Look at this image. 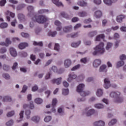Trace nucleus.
Wrapping results in <instances>:
<instances>
[{
	"mask_svg": "<svg viewBox=\"0 0 126 126\" xmlns=\"http://www.w3.org/2000/svg\"><path fill=\"white\" fill-rule=\"evenodd\" d=\"M77 4L80 6H87V3L84 1H79Z\"/></svg>",
	"mask_w": 126,
	"mask_h": 126,
	"instance_id": "5701e85b",
	"label": "nucleus"
},
{
	"mask_svg": "<svg viewBox=\"0 0 126 126\" xmlns=\"http://www.w3.org/2000/svg\"><path fill=\"white\" fill-rule=\"evenodd\" d=\"M80 67V65L78 64L73 67L71 69V70H76V69H78V68H79Z\"/></svg>",
	"mask_w": 126,
	"mask_h": 126,
	"instance_id": "13d9d810",
	"label": "nucleus"
},
{
	"mask_svg": "<svg viewBox=\"0 0 126 126\" xmlns=\"http://www.w3.org/2000/svg\"><path fill=\"white\" fill-rule=\"evenodd\" d=\"M125 18H126V16L123 15H119L117 17V21L121 23L123 22V19H125Z\"/></svg>",
	"mask_w": 126,
	"mask_h": 126,
	"instance_id": "f3484780",
	"label": "nucleus"
},
{
	"mask_svg": "<svg viewBox=\"0 0 126 126\" xmlns=\"http://www.w3.org/2000/svg\"><path fill=\"white\" fill-rule=\"evenodd\" d=\"M52 83H56L57 84V85H59V84H61L62 83V78H59L56 79H53L52 80Z\"/></svg>",
	"mask_w": 126,
	"mask_h": 126,
	"instance_id": "dca6fc26",
	"label": "nucleus"
},
{
	"mask_svg": "<svg viewBox=\"0 0 126 126\" xmlns=\"http://www.w3.org/2000/svg\"><path fill=\"white\" fill-rule=\"evenodd\" d=\"M85 85L83 84H80L77 87V92H78L82 97H85L88 96L90 94V92H84L83 89H84Z\"/></svg>",
	"mask_w": 126,
	"mask_h": 126,
	"instance_id": "f03ea898",
	"label": "nucleus"
},
{
	"mask_svg": "<svg viewBox=\"0 0 126 126\" xmlns=\"http://www.w3.org/2000/svg\"><path fill=\"white\" fill-rule=\"evenodd\" d=\"M101 64V60L99 59L95 60L94 62L93 65L94 67H98Z\"/></svg>",
	"mask_w": 126,
	"mask_h": 126,
	"instance_id": "4468645a",
	"label": "nucleus"
},
{
	"mask_svg": "<svg viewBox=\"0 0 126 126\" xmlns=\"http://www.w3.org/2000/svg\"><path fill=\"white\" fill-rule=\"evenodd\" d=\"M2 76L5 79H9V78H10V76H9L8 74L4 73L3 74Z\"/></svg>",
	"mask_w": 126,
	"mask_h": 126,
	"instance_id": "5fc2aeb1",
	"label": "nucleus"
},
{
	"mask_svg": "<svg viewBox=\"0 0 126 126\" xmlns=\"http://www.w3.org/2000/svg\"><path fill=\"white\" fill-rule=\"evenodd\" d=\"M6 52V48H2L0 49V53L1 54H4Z\"/></svg>",
	"mask_w": 126,
	"mask_h": 126,
	"instance_id": "680f3d73",
	"label": "nucleus"
},
{
	"mask_svg": "<svg viewBox=\"0 0 126 126\" xmlns=\"http://www.w3.org/2000/svg\"><path fill=\"white\" fill-rule=\"evenodd\" d=\"M27 9L29 11V13L31 14V13H33L34 12V7L32 6H29L27 7Z\"/></svg>",
	"mask_w": 126,
	"mask_h": 126,
	"instance_id": "a878e982",
	"label": "nucleus"
},
{
	"mask_svg": "<svg viewBox=\"0 0 126 126\" xmlns=\"http://www.w3.org/2000/svg\"><path fill=\"white\" fill-rule=\"evenodd\" d=\"M33 45L34 46H39V47H43V42L42 41H40L39 42L34 41Z\"/></svg>",
	"mask_w": 126,
	"mask_h": 126,
	"instance_id": "4c0bfd02",
	"label": "nucleus"
},
{
	"mask_svg": "<svg viewBox=\"0 0 126 126\" xmlns=\"http://www.w3.org/2000/svg\"><path fill=\"white\" fill-rule=\"evenodd\" d=\"M46 12H49V10L46 9H40L38 10V13L40 14H43V13H46Z\"/></svg>",
	"mask_w": 126,
	"mask_h": 126,
	"instance_id": "c03bdc74",
	"label": "nucleus"
},
{
	"mask_svg": "<svg viewBox=\"0 0 126 126\" xmlns=\"http://www.w3.org/2000/svg\"><path fill=\"white\" fill-rule=\"evenodd\" d=\"M78 36V34L77 32L74 33V34H67V38H76V37Z\"/></svg>",
	"mask_w": 126,
	"mask_h": 126,
	"instance_id": "72a5a7b5",
	"label": "nucleus"
},
{
	"mask_svg": "<svg viewBox=\"0 0 126 126\" xmlns=\"http://www.w3.org/2000/svg\"><path fill=\"white\" fill-rule=\"evenodd\" d=\"M6 3V0H1L0 1V6H4V4Z\"/></svg>",
	"mask_w": 126,
	"mask_h": 126,
	"instance_id": "4d7b16f0",
	"label": "nucleus"
},
{
	"mask_svg": "<svg viewBox=\"0 0 126 126\" xmlns=\"http://www.w3.org/2000/svg\"><path fill=\"white\" fill-rule=\"evenodd\" d=\"M52 1L54 4H56L57 6H61L63 5V3L62 2H59V0H52Z\"/></svg>",
	"mask_w": 126,
	"mask_h": 126,
	"instance_id": "cd10ccee",
	"label": "nucleus"
},
{
	"mask_svg": "<svg viewBox=\"0 0 126 126\" xmlns=\"http://www.w3.org/2000/svg\"><path fill=\"white\" fill-rule=\"evenodd\" d=\"M27 86H26V85H24L23 87V89L22 91H21V92L22 93H25V92L26 91V90H27Z\"/></svg>",
	"mask_w": 126,
	"mask_h": 126,
	"instance_id": "69168bd1",
	"label": "nucleus"
},
{
	"mask_svg": "<svg viewBox=\"0 0 126 126\" xmlns=\"http://www.w3.org/2000/svg\"><path fill=\"white\" fill-rule=\"evenodd\" d=\"M95 108H96V109H103L104 108V105L101 103H98L95 105H94Z\"/></svg>",
	"mask_w": 126,
	"mask_h": 126,
	"instance_id": "f704fd0d",
	"label": "nucleus"
},
{
	"mask_svg": "<svg viewBox=\"0 0 126 126\" xmlns=\"http://www.w3.org/2000/svg\"><path fill=\"white\" fill-rule=\"evenodd\" d=\"M8 26V25L6 23H2L0 24V28H6Z\"/></svg>",
	"mask_w": 126,
	"mask_h": 126,
	"instance_id": "58836bf2",
	"label": "nucleus"
},
{
	"mask_svg": "<svg viewBox=\"0 0 126 126\" xmlns=\"http://www.w3.org/2000/svg\"><path fill=\"white\" fill-rule=\"evenodd\" d=\"M24 113V111H21L20 113V120H17V123H20V122H21L22 121V119L23 118V114Z\"/></svg>",
	"mask_w": 126,
	"mask_h": 126,
	"instance_id": "a19ab883",
	"label": "nucleus"
},
{
	"mask_svg": "<svg viewBox=\"0 0 126 126\" xmlns=\"http://www.w3.org/2000/svg\"><path fill=\"white\" fill-rule=\"evenodd\" d=\"M112 46H113V43H110V42L107 43L106 47V49L109 50V49H110V48H111V47H112Z\"/></svg>",
	"mask_w": 126,
	"mask_h": 126,
	"instance_id": "6e6d98bb",
	"label": "nucleus"
},
{
	"mask_svg": "<svg viewBox=\"0 0 126 126\" xmlns=\"http://www.w3.org/2000/svg\"><path fill=\"white\" fill-rule=\"evenodd\" d=\"M6 125L7 126H12V125H13V121H12V120L9 121V122H7L6 123Z\"/></svg>",
	"mask_w": 126,
	"mask_h": 126,
	"instance_id": "052dcab7",
	"label": "nucleus"
},
{
	"mask_svg": "<svg viewBox=\"0 0 126 126\" xmlns=\"http://www.w3.org/2000/svg\"><path fill=\"white\" fill-rule=\"evenodd\" d=\"M61 16H63V17H64V18H66V19H69V16L67 15V14L65 13L64 12H62L61 13Z\"/></svg>",
	"mask_w": 126,
	"mask_h": 126,
	"instance_id": "c9c22d12",
	"label": "nucleus"
},
{
	"mask_svg": "<svg viewBox=\"0 0 126 126\" xmlns=\"http://www.w3.org/2000/svg\"><path fill=\"white\" fill-rule=\"evenodd\" d=\"M104 87L105 89H108L111 86V84L110 83V80L108 78H105L104 80Z\"/></svg>",
	"mask_w": 126,
	"mask_h": 126,
	"instance_id": "0eeeda50",
	"label": "nucleus"
},
{
	"mask_svg": "<svg viewBox=\"0 0 126 126\" xmlns=\"http://www.w3.org/2000/svg\"><path fill=\"white\" fill-rule=\"evenodd\" d=\"M94 16L96 18H100L102 16V12L100 10H97L94 12Z\"/></svg>",
	"mask_w": 126,
	"mask_h": 126,
	"instance_id": "412c9836",
	"label": "nucleus"
},
{
	"mask_svg": "<svg viewBox=\"0 0 126 126\" xmlns=\"http://www.w3.org/2000/svg\"><path fill=\"white\" fill-rule=\"evenodd\" d=\"M103 2L105 4H107V5H111L112 4V1L111 0H103Z\"/></svg>",
	"mask_w": 126,
	"mask_h": 126,
	"instance_id": "3c124183",
	"label": "nucleus"
},
{
	"mask_svg": "<svg viewBox=\"0 0 126 126\" xmlns=\"http://www.w3.org/2000/svg\"><path fill=\"white\" fill-rule=\"evenodd\" d=\"M2 101L3 102H10L11 101V97L8 96H4Z\"/></svg>",
	"mask_w": 126,
	"mask_h": 126,
	"instance_id": "473e14b6",
	"label": "nucleus"
},
{
	"mask_svg": "<svg viewBox=\"0 0 126 126\" xmlns=\"http://www.w3.org/2000/svg\"><path fill=\"white\" fill-rule=\"evenodd\" d=\"M21 36H22V37L24 38H29V34L27 33L22 32Z\"/></svg>",
	"mask_w": 126,
	"mask_h": 126,
	"instance_id": "864d4df0",
	"label": "nucleus"
},
{
	"mask_svg": "<svg viewBox=\"0 0 126 126\" xmlns=\"http://www.w3.org/2000/svg\"><path fill=\"white\" fill-rule=\"evenodd\" d=\"M91 22H92V20H91V18L86 19L84 21V23L85 24H89V23H91Z\"/></svg>",
	"mask_w": 126,
	"mask_h": 126,
	"instance_id": "09e8293b",
	"label": "nucleus"
},
{
	"mask_svg": "<svg viewBox=\"0 0 126 126\" xmlns=\"http://www.w3.org/2000/svg\"><path fill=\"white\" fill-rule=\"evenodd\" d=\"M68 93H69V91H68V89H63V92H62V94L63 95H68Z\"/></svg>",
	"mask_w": 126,
	"mask_h": 126,
	"instance_id": "ea45409f",
	"label": "nucleus"
},
{
	"mask_svg": "<svg viewBox=\"0 0 126 126\" xmlns=\"http://www.w3.org/2000/svg\"><path fill=\"white\" fill-rule=\"evenodd\" d=\"M120 59L122 61H119L117 63V67H121V66H123V65L125 64V62L123 61H125V60H126V55L123 54L122 55L120 56Z\"/></svg>",
	"mask_w": 126,
	"mask_h": 126,
	"instance_id": "39448f33",
	"label": "nucleus"
},
{
	"mask_svg": "<svg viewBox=\"0 0 126 126\" xmlns=\"http://www.w3.org/2000/svg\"><path fill=\"white\" fill-rule=\"evenodd\" d=\"M120 95H121V93L119 92H112L110 93V96L112 98H115V102L116 103H122L124 101V99H123V98L120 97Z\"/></svg>",
	"mask_w": 126,
	"mask_h": 126,
	"instance_id": "7ed1b4c3",
	"label": "nucleus"
},
{
	"mask_svg": "<svg viewBox=\"0 0 126 126\" xmlns=\"http://www.w3.org/2000/svg\"><path fill=\"white\" fill-rule=\"evenodd\" d=\"M31 60H32V61H35V60H36V56L33 55V54H32L31 55Z\"/></svg>",
	"mask_w": 126,
	"mask_h": 126,
	"instance_id": "338daca9",
	"label": "nucleus"
},
{
	"mask_svg": "<svg viewBox=\"0 0 126 126\" xmlns=\"http://www.w3.org/2000/svg\"><path fill=\"white\" fill-rule=\"evenodd\" d=\"M96 95L98 96V97H100V96H102V95H103V90L101 89H98L96 92Z\"/></svg>",
	"mask_w": 126,
	"mask_h": 126,
	"instance_id": "7c9ffc66",
	"label": "nucleus"
},
{
	"mask_svg": "<svg viewBox=\"0 0 126 126\" xmlns=\"http://www.w3.org/2000/svg\"><path fill=\"white\" fill-rule=\"evenodd\" d=\"M94 126H105V122L102 121H96L94 123Z\"/></svg>",
	"mask_w": 126,
	"mask_h": 126,
	"instance_id": "f8f14e48",
	"label": "nucleus"
},
{
	"mask_svg": "<svg viewBox=\"0 0 126 126\" xmlns=\"http://www.w3.org/2000/svg\"><path fill=\"white\" fill-rule=\"evenodd\" d=\"M14 114H15L14 111H12L11 112H8L7 114V117L8 118H10V117H12V116H13L14 115Z\"/></svg>",
	"mask_w": 126,
	"mask_h": 126,
	"instance_id": "8fccbe9b",
	"label": "nucleus"
},
{
	"mask_svg": "<svg viewBox=\"0 0 126 126\" xmlns=\"http://www.w3.org/2000/svg\"><path fill=\"white\" fill-rule=\"evenodd\" d=\"M16 23H17V21H16V19H14L13 22H11V25L13 27H15Z\"/></svg>",
	"mask_w": 126,
	"mask_h": 126,
	"instance_id": "bf43d9fd",
	"label": "nucleus"
},
{
	"mask_svg": "<svg viewBox=\"0 0 126 126\" xmlns=\"http://www.w3.org/2000/svg\"><path fill=\"white\" fill-rule=\"evenodd\" d=\"M19 48L20 50H23V49H25L26 47H28V43H21L19 45Z\"/></svg>",
	"mask_w": 126,
	"mask_h": 126,
	"instance_id": "a211bd4d",
	"label": "nucleus"
},
{
	"mask_svg": "<svg viewBox=\"0 0 126 126\" xmlns=\"http://www.w3.org/2000/svg\"><path fill=\"white\" fill-rule=\"evenodd\" d=\"M32 20L34 22H38V23H45L48 20L46 17L43 15L35 16L32 18Z\"/></svg>",
	"mask_w": 126,
	"mask_h": 126,
	"instance_id": "20e7f679",
	"label": "nucleus"
},
{
	"mask_svg": "<svg viewBox=\"0 0 126 126\" xmlns=\"http://www.w3.org/2000/svg\"><path fill=\"white\" fill-rule=\"evenodd\" d=\"M54 50H55V51H57V52H59L60 51V44H59V43H55L54 46Z\"/></svg>",
	"mask_w": 126,
	"mask_h": 126,
	"instance_id": "37998d69",
	"label": "nucleus"
},
{
	"mask_svg": "<svg viewBox=\"0 0 126 126\" xmlns=\"http://www.w3.org/2000/svg\"><path fill=\"white\" fill-rule=\"evenodd\" d=\"M68 76L69 77L67 79V81H68V82H70L71 80L73 79H75V78H77V76L73 73L69 74Z\"/></svg>",
	"mask_w": 126,
	"mask_h": 126,
	"instance_id": "9b49d317",
	"label": "nucleus"
},
{
	"mask_svg": "<svg viewBox=\"0 0 126 126\" xmlns=\"http://www.w3.org/2000/svg\"><path fill=\"white\" fill-rule=\"evenodd\" d=\"M57 98H54L52 100L53 108L52 109L51 111L53 112L54 113H55V112H56V109H55V106H56V105H57Z\"/></svg>",
	"mask_w": 126,
	"mask_h": 126,
	"instance_id": "6ab92c4d",
	"label": "nucleus"
},
{
	"mask_svg": "<svg viewBox=\"0 0 126 126\" xmlns=\"http://www.w3.org/2000/svg\"><path fill=\"white\" fill-rule=\"evenodd\" d=\"M51 120H52V117L51 116H47L44 118V122L49 123Z\"/></svg>",
	"mask_w": 126,
	"mask_h": 126,
	"instance_id": "603ef678",
	"label": "nucleus"
},
{
	"mask_svg": "<svg viewBox=\"0 0 126 126\" xmlns=\"http://www.w3.org/2000/svg\"><path fill=\"white\" fill-rule=\"evenodd\" d=\"M18 19L20 21V22H24L26 21L25 16L22 13H19L18 14Z\"/></svg>",
	"mask_w": 126,
	"mask_h": 126,
	"instance_id": "9d476101",
	"label": "nucleus"
},
{
	"mask_svg": "<svg viewBox=\"0 0 126 126\" xmlns=\"http://www.w3.org/2000/svg\"><path fill=\"white\" fill-rule=\"evenodd\" d=\"M94 2L95 4H101V0H94Z\"/></svg>",
	"mask_w": 126,
	"mask_h": 126,
	"instance_id": "774afa93",
	"label": "nucleus"
},
{
	"mask_svg": "<svg viewBox=\"0 0 126 126\" xmlns=\"http://www.w3.org/2000/svg\"><path fill=\"white\" fill-rule=\"evenodd\" d=\"M57 35V32L55 31L53 32H48V36H51V37H55Z\"/></svg>",
	"mask_w": 126,
	"mask_h": 126,
	"instance_id": "79ce46f5",
	"label": "nucleus"
},
{
	"mask_svg": "<svg viewBox=\"0 0 126 126\" xmlns=\"http://www.w3.org/2000/svg\"><path fill=\"white\" fill-rule=\"evenodd\" d=\"M3 69L4 70H5L6 71H7V70H9V66L6 64L3 65Z\"/></svg>",
	"mask_w": 126,
	"mask_h": 126,
	"instance_id": "e2e57ef3",
	"label": "nucleus"
},
{
	"mask_svg": "<svg viewBox=\"0 0 126 126\" xmlns=\"http://www.w3.org/2000/svg\"><path fill=\"white\" fill-rule=\"evenodd\" d=\"M78 15L80 17H84L87 15V13L85 11H82L78 13Z\"/></svg>",
	"mask_w": 126,
	"mask_h": 126,
	"instance_id": "c756f323",
	"label": "nucleus"
},
{
	"mask_svg": "<svg viewBox=\"0 0 126 126\" xmlns=\"http://www.w3.org/2000/svg\"><path fill=\"white\" fill-rule=\"evenodd\" d=\"M5 14L6 15H8V14H9L10 16L12 17V18H14V17H15V14L12 12H10L8 10L5 12Z\"/></svg>",
	"mask_w": 126,
	"mask_h": 126,
	"instance_id": "c85d7f7f",
	"label": "nucleus"
},
{
	"mask_svg": "<svg viewBox=\"0 0 126 126\" xmlns=\"http://www.w3.org/2000/svg\"><path fill=\"white\" fill-rule=\"evenodd\" d=\"M81 43V41H79L77 43H71V47H73V48H77V47L79 46V45H80Z\"/></svg>",
	"mask_w": 126,
	"mask_h": 126,
	"instance_id": "2f4dec72",
	"label": "nucleus"
},
{
	"mask_svg": "<svg viewBox=\"0 0 126 126\" xmlns=\"http://www.w3.org/2000/svg\"><path fill=\"white\" fill-rule=\"evenodd\" d=\"M81 63H87V59L86 58H82L81 59Z\"/></svg>",
	"mask_w": 126,
	"mask_h": 126,
	"instance_id": "0e129e2a",
	"label": "nucleus"
},
{
	"mask_svg": "<svg viewBox=\"0 0 126 126\" xmlns=\"http://www.w3.org/2000/svg\"><path fill=\"white\" fill-rule=\"evenodd\" d=\"M34 102L36 104H41V103H43V99L40 98H37L34 100Z\"/></svg>",
	"mask_w": 126,
	"mask_h": 126,
	"instance_id": "e433bc0d",
	"label": "nucleus"
},
{
	"mask_svg": "<svg viewBox=\"0 0 126 126\" xmlns=\"http://www.w3.org/2000/svg\"><path fill=\"white\" fill-rule=\"evenodd\" d=\"M52 70H53V71H54V72L61 73V72H60L58 71V68L56 66H53L52 67Z\"/></svg>",
	"mask_w": 126,
	"mask_h": 126,
	"instance_id": "49530a36",
	"label": "nucleus"
},
{
	"mask_svg": "<svg viewBox=\"0 0 126 126\" xmlns=\"http://www.w3.org/2000/svg\"><path fill=\"white\" fill-rule=\"evenodd\" d=\"M63 32L65 33H67L68 32H70L71 30H72V26H70L69 27H65L63 29Z\"/></svg>",
	"mask_w": 126,
	"mask_h": 126,
	"instance_id": "aec40b11",
	"label": "nucleus"
},
{
	"mask_svg": "<svg viewBox=\"0 0 126 126\" xmlns=\"http://www.w3.org/2000/svg\"><path fill=\"white\" fill-rule=\"evenodd\" d=\"M10 53L12 57H15L17 56V53H16V51L13 48H10Z\"/></svg>",
	"mask_w": 126,
	"mask_h": 126,
	"instance_id": "2eb2a0df",
	"label": "nucleus"
},
{
	"mask_svg": "<svg viewBox=\"0 0 126 126\" xmlns=\"http://www.w3.org/2000/svg\"><path fill=\"white\" fill-rule=\"evenodd\" d=\"M55 25L56 26H58V27L56 29V30L57 31H61L62 30V23L60 22L59 21L56 20L55 22Z\"/></svg>",
	"mask_w": 126,
	"mask_h": 126,
	"instance_id": "1a4fd4ad",
	"label": "nucleus"
},
{
	"mask_svg": "<svg viewBox=\"0 0 126 126\" xmlns=\"http://www.w3.org/2000/svg\"><path fill=\"white\" fill-rule=\"evenodd\" d=\"M97 33V32L96 31L91 32L88 33V36L90 37V38H92L93 37H94V36H96Z\"/></svg>",
	"mask_w": 126,
	"mask_h": 126,
	"instance_id": "4be33fe9",
	"label": "nucleus"
},
{
	"mask_svg": "<svg viewBox=\"0 0 126 126\" xmlns=\"http://www.w3.org/2000/svg\"><path fill=\"white\" fill-rule=\"evenodd\" d=\"M88 109H89V107L86 108L84 110L83 115L86 114V116H87V117H90L91 115H93V114L95 113V110L94 109H90L89 111H88Z\"/></svg>",
	"mask_w": 126,
	"mask_h": 126,
	"instance_id": "423d86ee",
	"label": "nucleus"
},
{
	"mask_svg": "<svg viewBox=\"0 0 126 126\" xmlns=\"http://www.w3.org/2000/svg\"><path fill=\"white\" fill-rule=\"evenodd\" d=\"M106 68H107V65H101L99 69L100 72H102L103 71L107 72V69H106Z\"/></svg>",
	"mask_w": 126,
	"mask_h": 126,
	"instance_id": "393cba45",
	"label": "nucleus"
},
{
	"mask_svg": "<svg viewBox=\"0 0 126 126\" xmlns=\"http://www.w3.org/2000/svg\"><path fill=\"white\" fill-rule=\"evenodd\" d=\"M10 44H11V41H10V39H9V38H6L5 43L4 42L0 43V45L1 46H5L6 47H8L9 45H10Z\"/></svg>",
	"mask_w": 126,
	"mask_h": 126,
	"instance_id": "6e6552de",
	"label": "nucleus"
},
{
	"mask_svg": "<svg viewBox=\"0 0 126 126\" xmlns=\"http://www.w3.org/2000/svg\"><path fill=\"white\" fill-rule=\"evenodd\" d=\"M30 114H31V111H30V110H27L25 112V115L27 116V119H30Z\"/></svg>",
	"mask_w": 126,
	"mask_h": 126,
	"instance_id": "de8ad7c7",
	"label": "nucleus"
},
{
	"mask_svg": "<svg viewBox=\"0 0 126 126\" xmlns=\"http://www.w3.org/2000/svg\"><path fill=\"white\" fill-rule=\"evenodd\" d=\"M31 120L32 122H34V123H38L40 121V117L38 116H33Z\"/></svg>",
	"mask_w": 126,
	"mask_h": 126,
	"instance_id": "bb28decb",
	"label": "nucleus"
},
{
	"mask_svg": "<svg viewBox=\"0 0 126 126\" xmlns=\"http://www.w3.org/2000/svg\"><path fill=\"white\" fill-rule=\"evenodd\" d=\"M105 38V35L104 34H101L97 35L96 37L95 41H100L101 39H104Z\"/></svg>",
	"mask_w": 126,
	"mask_h": 126,
	"instance_id": "b1692460",
	"label": "nucleus"
},
{
	"mask_svg": "<svg viewBox=\"0 0 126 126\" xmlns=\"http://www.w3.org/2000/svg\"><path fill=\"white\" fill-rule=\"evenodd\" d=\"M71 64V61L69 59L66 60L64 62V65L66 68L69 67Z\"/></svg>",
	"mask_w": 126,
	"mask_h": 126,
	"instance_id": "ddd939ff",
	"label": "nucleus"
},
{
	"mask_svg": "<svg viewBox=\"0 0 126 126\" xmlns=\"http://www.w3.org/2000/svg\"><path fill=\"white\" fill-rule=\"evenodd\" d=\"M116 123H117L116 119H113L108 123V125L109 126H114Z\"/></svg>",
	"mask_w": 126,
	"mask_h": 126,
	"instance_id": "a18cd8bd",
	"label": "nucleus"
},
{
	"mask_svg": "<svg viewBox=\"0 0 126 126\" xmlns=\"http://www.w3.org/2000/svg\"><path fill=\"white\" fill-rule=\"evenodd\" d=\"M94 51L93 53L94 56H96L97 54H104L105 48H104V43L100 42L99 44L94 48Z\"/></svg>",
	"mask_w": 126,
	"mask_h": 126,
	"instance_id": "f257e3e1",
	"label": "nucleus"
}]
</instances>
